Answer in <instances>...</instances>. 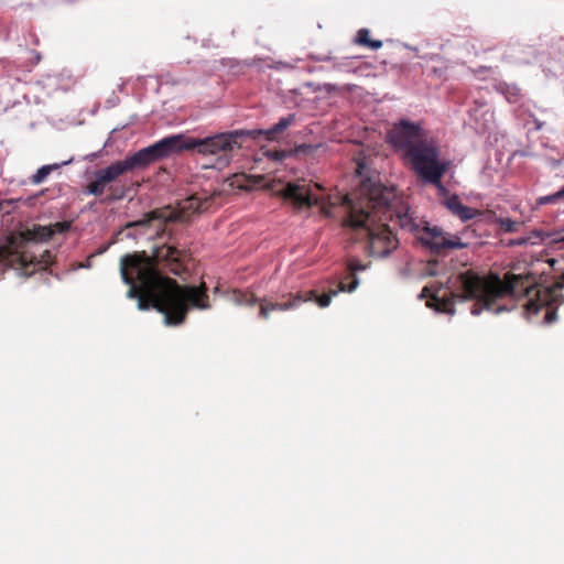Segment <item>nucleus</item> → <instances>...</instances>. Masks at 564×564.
I'll return each instance as SVG.
<instances>
[{"instance_id":"9b49d317","label":"nucleus","mask_w":564,"mask_h":564,"mask_svg":"<svg viewBox=\"0 0 564 564\" xmlns=\"http://www.w3.org/2000/svg\"><path fill=\"white\" fill-rule=\"evenodd\" d=\"M314 296L313 292L310 293H286L281 299L273 300L272 297L258 299L251 292L238 291L234 293L235 302L239 305L253 306L259 304V317L269 319L270 313L273 311H291L301 306L306 301Z\"/></svg>"},{"instance_id":"5701e85b","label":"nucleus","mask_w":564,"mask_h":564,"mask_svg":"<svg viewBox=\"0 0 564 564\" xmlns=\"http://www.w3.org/2000/svg\"><path fill=\"white\" fill-rule=\"evenodd\" d=\"M366 268H367V267H366L365 264H362L360 261L355 260V259H354V260H350V261L348 262V269H349L350 273H351V274H354V275H355V273H356V272H358V271H362V270H365Z\"/></svg>"},{"instance_id":"39448f33","label":"nucleus","mask_w":564,"mask_h":564,"mask_svg":"<svg viewBox=\"0 0 564 564\" xmlns=\"http://www.w3.org/2000/svg\"><path fill=\"white\" fill-rule=\"evenodd\" d=\"M160 150L159 147H147L138 152L126 156L123 160L115 161L110 165L99 169L94 173L91 180L85 187V193L101 196L108 191L107 200L117 202L123 199L130 186L119 181L120 176L128 172L142 170L158 161L155 152Z\"/></svg>"},{"instance_id":"dca6fc26","label":"nucleus","mask_w":564,"mask_h":564,"mask_svg":"<svg viewBox=\"0 0 564 564\" xmlns=\"http://www.w3.org/2000/svg\"><path fill=\"white\" fill-rule=\"evenodd\" d=\"M546 236L542 230H533L528 236L508 240L506 245L508 247L535 246L543 242Z\"/></svg>"},{"instance_id":"412c9836","label":"nucleus","mask_w":564,"mask_h":564,"mask_svg":"<svg viewBox=\"0 0 564 564\" xmlns=\"http://www.w3.org/2000/svg\"><path fill=\"white\" fill-rule=\"evenodd\" d=\"M497 224L505 232H516L521 226V223L514 221L510 218H498Z\"/></svg>"},{"instance_id":"4be33fe9","label":"nucleus","mask_w":564,"mask_h":564,"mask_svg":"<svg viewBox=\"0 0 564 564\" xmlns=\"http://www.w3.org/2000/svg\"><path fill=\"white\" fill-rule=\"evenodd\" d=\"M564 198V186L554 194L542 196L538 199L539 205L552 204Z\"/></svg>"},{"instance_id":"6ab92c4d","label":"nucleus","mask_w":564,"mask_h":564,"mask_svg":"<svg viewBox=\"0 0 564 564\" xmlns=\"http://www.w3.org/2000/svg\"><path fill=\"white\" fill-rule=\"evenodd\" d=\"M317 148H318V145L303 143V144L295 147L292 150L281 151L280 153H278V155H279V159H284L288 156H301V155L305 156V155L312 154Z\"/></svg>"},{"instance_id":"f8f14e48","label":"nucleus","mask_w":564,"mask_h":564,"mask_svg":"<svg viewBox=\"0 0 564 564\" xmlns=\"http://www.w3.org/2000/svg\"><path fill=\"white\" fill-rule=\"evenodd\" d=\"M416 166L417 169L413 173L423 184L433 185L444 198L451 195L442 183L443 175L451 166L449 160L441 159V155H436L433 159L427 158V160L419 159Z\"/></svg>"},{"instance_id":"393cba45","label":"nucleus","mask_w":564,"mask_h":564,"mask_svg":"<svg viewBox=\"0 0 564 564\" xmlns=\"http://www.w3.org/2000/svg\"><path fill=\"white\" fill-rule=\"evenodd\" d=\"M429 292V289L425 286L423 290H422V296H426Z\"/></svg>"},{"instance_id":"b1692460","label":"nucleus","mask_w":564,"mask_h":564,"mask_svg":"<svg viewBox=\"0 0 564 564\" xmlns=\"http://www.w3.org/2000/svg\"><path fill=\"white\" fill-rule=\"evenodd\" d=\"M448 306H449V303H448V302H446V301H442V302H440V306H438V308H440L441 311H443V312H449Z\"/></svg>"},{"instance_id":"6e6552de","label":"nucleus","mask_w":564,"mask_h":564,"mask_svg":"<svg viewBox=\"0 0 564 564\" xmlns=\"http://www.w3.org/2000/svg\"><path fill=\"white\" fill-rule=\"evenodd\" d=\"M126 256H137L142 263H149L152 271L158 275L171 273L180 278L188 273V267L193 260L191 250L181 247L171 235H169L166 241L153 249L151 256L147 254L145 251L127 253Z\"/></svg>"},{"instance_id":"20e7f679","label":"nucleus","mask_w":564,"mask_h":564,"mask_svg":"<svg viewBox=\"0 0 564 564\" xmlns=\"http://www.w3.org/2000/svg\"><path fill=\"white\" fill-rule=\"evenodd\" d=\"M294 121L295 115L290 113L267 130H235L204 139L185 138L183 134H175L160 140L152 144V147H159L160 149L155 152L158 161L183 150H196L203 155L220 154L221 156H227L228 153L241 147L243 139L258 140L260 137H264L268 141H275Z\"/></svg>"},{"instance_id":"7ed1b4c3","label":"nucleus","mask_w":564,"mask_h":564,"mask_svg":"<svg viewBox=\"0 0 564 564\" xmlns=\"http://www.w3.org/2000/svg\"><path fill=\"white\" fill-rule=\"evenodd\" d=\"M460 294L463 300H475L471 306V314L478 315L482 310L495 314L508 311L501 302L508 297L525 295L530 297L524 304L528 316L538 314L545 307V323L550 324L556 319V311L547 307L550 301L564 303V273L549 288L540 291L535 288L534 275L511 274L500 279L497 274L480 276L469 270L458 276Z\"/></svg>"},{"instance_id":"a211bd4d","label":"nucleus","mask_w":564,"mask_h":564,"mask_svg":"<svg viewBox=\"0 0 564 564\" xmlns=\"http://www.w3.org/2000/svg\"><path fill=\"white\" fill-rule=\"evenodd\" d=\"M354 43L359 46L369 47L371 50H379L383 45L382 41L380 40H371L370 31L366 28H362L357 31L356 37L354 39Z\"/></svg>"},{"instance_id":"ddd939ff","label":"nucleus","mask_w":564,"mask_h":564,"mask_svg":"<svg viewBox=\"0 0 564 564\" xmlns=\"http://www.w3.org/2000/svg\"><path fill=\"white\" fill-rule=\"evenodd\" d=\"M279 195L293 205L296 210L310 209L321 204V198L312 193L311 186L306 184L288 183Z\"/></svg>"},{"instance_id":"0eeeda50","label":"nucleus","mask_w":564,"mask_h":564,"mask_svg":"<svg viewBox=\"0 0 564 564\" xmlns=\"http://www.w3.org/2000/svg\"><path fill=\"white\" fill-rule=\"evenodd\" d=\"M387 138L394 148L403 151L412 171L417 169L419 159L427 160L441 155L437 140L429 137L419 123L400 120L388 132Z\"/></svg>"},{"instance_id":"4468645a","label":"nucleus","mask_w":564,"mask_h":564,"mask_svg":"<svg viewBox=\"0 0 564 564\" xmlns=\"http://www.w3.org/2000/svg\"><path fill=\"white\" fill-rule=\"evenodd\" d=\"M443 205L463 221H467L480 216L482 213L478 209L464 205L456 194H452L443 199Z\"/></svg>"},{"instance_id":"9d476101","label":"nucleus","mask_w":564,"mask_h":564,"mask_svg":"<svg viewBox=\"0 0 564 564\" xmlns=\"http://www.w3.org/2000/svg\"><path fill=\"white\" fill-rule=\"evenodd\" d=\"M206 209L203 203L196 196H191L178 204L177 208L164 206L145 213L142 218L127 224L126 228L143 227L149 228L156 223V235H165V225L169 221H187L192 214L202 213Z\"/></svg>"},{"instance_id":"f257e3e1","label":"nucleus","mask_w":564,"mask_h":564,"mask_svg":"<svg viewBox=\"0 0 564 564\" xmlns=\"http://www.w3.org/2000/svg\"><path fill=\"white\" fill-rule=\"evenodd\" d=\"M120 274L130 288L128 296L138 300L141 311L150 307L164 315L167 325L182 324L189 307L207 310L210 307L207 285H180L176 280L166 275H158L147 262L137 256H122Z\"/></svg>"},{"instance_id":"f03ea898","label":"nucleus","mask_w":564,"mask_h":564,"mask_svg":"<svg viewBox=\"0 0 564 564\" xmlns=\"http://www.w3.org/2000/svg\"><path fill=\"white\" fill-rule=\"evenodd\" d=\"M340 202L347 213L343 225L351 228L357 239L367 241L366 249L370 256L384 258L398 248L399 239L387 223L399 225L397 212L409 209L394 187L367 178L356 191L341 196Z\"/></svg>"},{"instance_id":"2eb2a0df","label":"nucleus","mask_w":564,"mask_h":564,"mask_svg":"<svg viewBox=\"0 0 564 564\" xmlns=\"http://www.w3.org/2000/svg\"><path fill=\"white\" fill-rule=\"evenodd\" d=\"M358 285V280L354 278V280L349 283V285H346V283L340 282L338 284L337 290H330L328 293H324L323 295L318 296L314 290H311V292L314 293V296L308 300L316 301L317 305L322 308L327 307L330 304L332 297L337 295L339 292H352ZM297 293H310V291H299Z\"/></svg>"},{"instance_id":"1a4fd4ad","label":"nucleus","mask_w":564,"mask_h":564,"mask_svg":"<svg viewBox=\"0 0 564 564\" xmlns=\"http://www.w3.org/2000/svg\"><path fill=\"white\" fill-rule=\"evenodd\" d=\"M397 217L399 226L414 234L417 241L433 254L442 256L449 250L467 247V243L463 242L459 237L445 234L441 228L431 227L427 223L417 221L409 214V210L404 213L398 210Z\"/></svg>"},{"instance_id":"423d86ee","label":"nucleus","mask_w":564,"mask_h":564,"mask_svg":"<svg viewBox=\"0 0 564 564\" xmlns=\"http://www.w3.org/2000/svg\"><path fill=\"white\" fill-rule=\"evenodd\" d=\"M69 228L68 223H55L51 226L34 225L30 229L11 234L3 246L0 247V258L20 264L23 268L29 265H46L50 252L44 250L40 258L31 251L36 242H43L53 237L56 232H63Z\"/></svg>"},{"instance_id":"f3484780","label":"nucleus","mask_w":564,"mask_h":564,"mask_svg":"<svg viewBox=\"0 0 564 564\" xmlns=\"http://www.w3.org/2000/svg\"><path fill=\"white\" fill-rule=\"evenodd\" d=\"M495 89L505 96L508 102L516 104L521 99V89L514 85L506 82H500L495 86Z\"/></svg>"},{"instance_id":"aec40b11","label":"nucleus","mask_w":564,"mask_h":564,"mask_svg":"<svg viewBox=\"0 0 564 564\" xmlns=\"http://www.w3.org/2000/svg\"><path fill=\"white\" fill-rule=\"evenodd\" d=\"M58 167V164L43 165L36 171L34 175H32L31 182L33 184H41L51 174L53 170H56Z\"/></svg>"}]
</instances>
